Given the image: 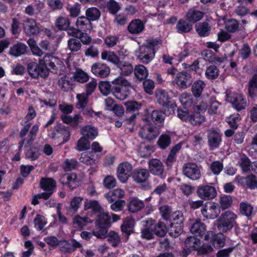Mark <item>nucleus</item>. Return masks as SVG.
I'll return each instance as SVG.
<instances>
[{
	"instance_id": "nucleus-26",
	"label": "nucleus",
	"mask_w": 257,
	"mask_h": 257,
	"mask_svg": "<svg viewBox=\"0 0 257 257\" xmlns=\"http://www.w3.org/2000/svg\"><path fill=\"white\" fill-rule=\"evenodd\" d=\"M201 244L200 240L196 236H190L186 238L184 242V249L188 254L191 251H196Z\"/></svg>"
},
{
	"instance_id": "nucleus-27",
	"label": "nucleus",
	"mask_w": 257,
	"mask_h": 257,
	"mask_svg": "<svg viewBox=\"0 0 257 257\" xmlns=\"http://www.w3.org/2000/svg\"><path fill=\"white\" fill-rule=\"evenodd\" d=\"M144 23L138 19L132 20L127 26L128 32L133 35L140 34L144 31Z\"/></svg>"
},
{
	"instance_id": "nucleus-44",
	"label": "nucleus",
	"mask_w": 257,
	"mask_h": 257,
	"mask_svg": "<svg viewBox=\"0 0 257 257\" xmlns=\"http://www.w3.org/2000/svg\"><path fill=\"white\" fill-rule=\"evenodd\" d=\"M134 74L140 81L146 79L148 76V70L144 65H136Z\"/></svg>"
},
{
	"instance_id": "nucleus-5",
	"label": "nucleus",
	"mask_w": 257,
	"mask_h": 257,
	"mask_svg": "<svg viewBox=\"0 0 257 257\" xmlns=\"http://www.w3.org/2000/svg\"><path fill=\"white\" fill-rule=\"evenodd\" d=\"M143 124L139 132V136L142 139L151 143L159 134V128L150 123L149 118L145 116L142 118Z\"/></svg>"
},
{
	"instance_id": "nucleus-64",
	"label": "nucleus",
	"mask_w": 257,
	"mask_h": 257,
	"mask_svg": "<svg viewBox=\"0 0 257 257\" xmlns=\"http://www.w3.org/2000/svg\"><path fill=\"white\" fill-rule=\"evenodd\" d=\"M34 223L35 228L39 231L43 229L46 223L44 217L40 214L36 215L34 218Z\"/></svg>"
},
{
	"instance_id": "nucleus-19",
	"label": "nucleus",
	"mask_w": 257,
	"mask_h": 257,
	"mask_svg": "<svg viewBox=\"0 0 257 257\" xmlns=\"http://www.w3.org/2000/svg\"><path fill=\"white\" fill-rule=\"evenodd\" d=\"M47 65H28V71L33 78H38L39 76L46 78L49 73Z\"/></svg>"
},
{
	"instance_id": "nucleus-33",
	"label": "nucleus",
	"mask_w": 257,
	"mask_h": 257,
	"mask_svg": "<svg viewBox=\"0 0 257 257\" xmlns=\"http://www.w3.org/2000/svg\"><path fill=\"white\" fill-rule=\"evenodd\" d=\"M144 207V202L138 198L135 197L130 201L128 204V210L131 212L135 213L140 211Z\"/></svg>"
},
{
	"instance_id": "nucleus-7",
	"label": "nucleus",
	"mask_w": 257,
	"mask_h": 257,
	"mask_svg": "<svg viewBox=\"0 0 257 257\" xmlns=\"http://www.w3.org/2000/svg\"><path fill=\"white\" fill-rule=\"evenodd\" d=\"M254 66L244 65L243 67V70L247 73L254 74L248 83V93L252 98L257 96V66Z\"/></svg>"
},
{
	"instance_id": "nucleus-61",
	"label": "nucleus",
	"mask_w": 257,
	"mask_h": 257,
	"mask_svg": "<svg viewBox=\"0 0 257 257\" xmlns=\"http://www.w3.org/2000/svg\"><path fill=\"white\" fill-rule=\"evenodd\" d=\"M107 237L108 242L113 247L117 246L120 242L119 236L114 231H110Z\"/></svg>"
},
{
	"instance_id": "nucleus-4",
	"label": "nucleus",
	"mask_w": 257,
	"mask_h": 257,
	"mask_svg": "<svg viewBox=\"0 0 257 257\" xmlns=\"http://www.w3.org/2000/svg\"><path fill=\"white\" fill-rule=\"evenodd\" d=\"M168 233L173 237L179 236L182 232L184 227V217L182 212L177 211L171 214L168 220Z\"/></svg>"
},
{
	"instance_id": "nucleus-43",
	"label": "nucleus",
	"mask_w": 257,
	"mask_h": 257,
	"mask_svg": "<svg viewBox=\"0 0 257 257\" xmlns=\"http://www.w3.org/2000/svg\"><path fill=\"white\" fill-rule=\"evenodd\" d=\"M71 78L64 75L61 77L58 81V85L64 91H69L72 89V85L73 84L71 82Z\"/></svg>"
},
{
	"instance_id": "nucleus-24",
	"label": "nucleus",
	"mask_w": 257,
	"mask_h": 257,
	"mask_svg": "<svg viewBox=\"0 0 257 257\" xmlns=\"http://www.w3.org/2000/svg\"><path fill=\"white\" fill-rule=\"evenodd\" d=\"M77 178L75 173L66 174L60 177L59 182L63 185H67L70 190H73L78 186Z\"/></svg>"
},
{
	"instance_id": "nucleus-36",
	"label": "nucleus",
	"mask_w": 257,
	"mask_h": 257,
	"mask_svg": "<svg viewBox=\"0 0 257 257\" xmlns=\"http://www.w3.org/2000/svg\"><path fill=\"white\" fill-rule=\"evenodd\" d=\"M152 229L154 234L158 237H164L168 232L166 224L162 221H159L154 225L152 224Z\"/></svg>"
},
{
	"instance_id": "nucleus-42",
	"label": "nucleus",
	"mask_w": 257,
	"mask_h": 257,
	"mask_svg": "<svg viewBox=\"0 0 257 257\" xmlns=\"http://www.w3.org/2000/svg\"><path fill=\"white\" fill-rule=\"evenodd\" d=\"M205 86L206 84L203 81L200 80L195 81L193 83L191 87V91L193 95L196 98L200 97Z\"/></svg>"
},
{
	"instance_id": "nucleus-50",
	"label": "nucleus",
	"mask_w": 257,
	"mask_h": 257,
	"mask_svg": "<svg viewBox=\"0 0 257 257\" xmlns=\"http://www.w3.org/2000/svg\"><path fill=\"white\" fill-rule=\"evenodd\" d=\"M171 143V137L169 135L166 134H162L157 141L158 146L163 150L167 148L170 145Z\"/></svg>"
},
{
	"instance_id": "nucleus-31",
	"label": "nucleus",
	"mask_w": 257,
	"mask_h": 257,
	"mask_svg": "<svg viewBox=\"0 0 257 257\" xmlns=\"http://www.w3.org/2000/svg\"><path fill=\"white\" fill-rule=\"evenodd\" d=\"M79 161L87 166H92L96 164L98 162L97 158L93 152H91L82 153Z\"/></svg>"
},
{
	"instance_id": "nucleus-45",
	"label": "nucleus",
	"mask_w": 257,
	"mask_h": 257,
	"mask_svg": "<svg viewBox=\"0 0 257 257\" xmlns=\"http://www.w3.org/2000/svg\"><path fill=\"white\" fill-rule=\"evenodd\" d=\"M113 84H110L109 81H101L98 84V88L100 92L105 96H107L110 93H113Z\"/></svg>"
},
{
	"instance_id": "nucleus-47",
	"label": "nucleus",
	"mask_w": 257,
	"mask_h": 257,
	"mask_svg": "<svg viewBox=\"0 0 257 257\" xmlns=\"http://www.w3.org/2000/svg\"><path fill=\"white\" fill-rule=\"evenodd\" d=\"M240 179L241 181H245L246 188L251 190L257 188V178L254 175L251 174L246 177H240Z\"/></svg>"
},
{
	"instance_id": "nucleus-41",
	"label": "nucleus",
	"mask_w": 257,
	"mask_h": 257,
	"mask_svg": "<svg viewBox=\"0 0 257 257\" xmlns=\"http://www.w3.org/2000/svg\"><path fill=\"white\" fill-rule=\"evenodd\" d=\"M195 28L197 32L201 37L207 36L209 35L211 27L206 22H203L196 25Z\"/></svg>"
},
{
	"instance_id": "nucleus-17",
	"label": "nucleus",
	"mask_w": 257,
	"mask_h": 257,
	"mask_svg": "<svg viewBox=\"0 0 257 257\" xmlns=\"http://www.w3.org/2000/svg\"><path fill=\"white\" fill-rule=\"evenodd\" d=\"M222 135L215 130H211L207 133V144L210 151L218 148L222 142Z\"/></svg>"
},
{
	"instance_id": "nucleus-30",
	"label": "nucleus",
	"mask_w": 257,
	"mask_h": 257,
	"mask_svg": "<svg viewBox=\"0 0 257 257\" xmlns=\"http://www.w3.org/2000/svg\"><path fill=\"white\" fill-rule=\"evenodd\" d=\"M82 137L87 140H94L98 135L97 128L91 125L84 126L81 130Z\"/></svg>"
},
{
	"instance_id": "nucleus-58",
	"label": "nucleus",
	"mask_w": 257,
	"mask_h": 257,
	"mask_svg": "<svg viewBox=\"0 0 257 257\" xmlns=\"http://www.w3.org/2000/svg\"><path fill=\"white\" fill-rule=\"evenodd\" d=\"M90 147V143L88 140L82 137L77 142L76 149L79 151L88 150Z\"/></svg>"
},
{
	"instance_id": "nucleus-25",
	"label": "nucleus",
	"mask_w": 257,
	"mask_h": 257,
	"mask_svg": "<svg viewBox=\"0 0 257 257\" xmlns=\"http://www.w3.org/2000/svg\"><path fill=\"white\" fill-rule=\"evenodd\" d=\"M195 111L190 113L188 122H189L193 125H200L205 120V116L200 111L201 106L196 105L194 107Z\"/></svg>"
},
{
	"instance_id": "nucleus-35",
	"label": "nucleus",
	"mask_w": 257,
	"mask_h": 257,
	"mask_svg": "<svg viewBox=\"0 0 257 257\" xmlns=\"http://www.w3.org/2000/svg\"><path fill=\"white\" fill-rule=\"evenodd\" d=\"M204 16V13L200 11L195 10V9H191L189 10L186 14L187 20L192 23H196L202 19Z\"/></svg>"
},
{
	"instance_id": "nucleus-59",
	"label": "nucleus",
	"mask_w": 257,
	"mask_h": 257,
	"mask_svg": "<svg viewBox=\"0 0 257 257\" xmlns=\"http://www.w3.org/2000/svg\"><path fill=\"white\" fill-rule=\"evenodd\" d=\"M86 16L90 21H95L99 18L100 12L97 8L92 7L86 11Z\"/></svg>"
},
{
	"instance_id": "nucleus-8",
	"label": "nucleus",
	"mask_w": 257,
	"mask_h": 257,
	"mask_svg": "<svg viewBox=\"0 0 257 257\" xmlns=\"http://www.w3.org/2000/svg\"><path fill=\"white\" fill-rule=\"evenodd\" d=\"M190 231L195 236H199L206 241H209L212 236V231H206V226L200 219L195 221L190 227Z\"/></svg>"
},
{
	"instance_id": "nucleus-51",
	"label": "nucleus",
	"mask_w": 257,
	"mask_h": 257,
	"mask_svg": "<svg viewBox=\"0 0 257 257\" xmlns=\"http://www.w3.org/2000/svg\"><path fill=\"white\" fill-rule=\"evenodd\" d=\"M73 77L75 81L81 83H85L89 80L88 75L79 68L76 69Z\"/></svg>"
},
{
	"instance_id": "nucleus-49",
	"label": "nucleus",
	"mask_w": 257,
	"mask_h": 257,
	"mask_svg": "<svg viewBox=\"0 0 257 257\" xmlns=\"http://www.w3.org/2000/svg\"><path fill=\"white\" fill-rule=\"evenodd\" d=\"M209 241L212 242V245L215 248L222 247L225 243V238L222 232L214 235L212 234V236L209 239Z\"/></svg>"
},
{
	"instance_id": "nucleus-12",
	"label": "nucleus",
	"mask_w": 257,
	"mask_h": 257,
	"mask_svg": "<svg viewBox=\"0 0 257 257\" xmlns=\"http://www.w3.org/2000/svg\"><path fill=\"white\" fill-rule=\"evenodd\" d=\"M40 187L45 191L42 193L49 199L56 189V182L53 178L43 177L40 180Z\"/></svg>"
},
{
	"instance_id": "nucleus-20",
	"label": "nucleus",
	"mask_w": 257,
	"mask_h": 257,
	"mask_svg": "<svg viewBox=\"0 0 257 257\" xmlns=\"http://www.w3.org/2000/svg\"><path fill=\"white\" fill-rule=\"evenodd\" d=\"M175 81L180 88L186 89L192 84L193 79L190 72L183 71L178 74Z\"/></svg>"
},
{
	"instance_id": "nucleus-55",
	"label": "nucleus",
	"mask_w": 257,
	"mask_h": 257,
	"mask_svg": "<svg viewBox=\"0 0 257 257\" xmlns=\"http://www.w3.org/2000/svg\"><path fill=\"white\" fill-rule=\"evenodd\" d=\"M219 72L216 65H210L206 70L205 76L209 79H215L219 76Z\"/></svg>"
},
{
	"instance_id": "nucleus-57",
	"label": "nucleus",
	"mask_w": 257,
	"mask_h": 257,
	"mask_svg": "<svg viewBox=\"0 0 257 257\" xmlns=\"http://www.w3.org/2000/svg\"><path fill=\"white\" fill-rule=\"evenodd\" d=\"M78 161L74 159H67L62 165V168L65 172L71 171L77 168Z\"/></svg>"
},
{
	"instance_id": "nucleus-32",
	"label": "nucleus",
	"mask_w": 257,
	"mask_h": 257,
	"mask_svg": "<svg viewBox=\"0 0 257 257\" xmlns=\"http://www.w3.org/2000/svg\"><path fill=\"white\" fill-rule=\"evenodd\" d=\"M91 71L97 77L105 78L110 74V69L107 65H92Z\"/></svg>"
},
{
	"instance_id": "nucleus-23",
	"label": "nucleus",
	"mask_w": 257,
	"mask_h": 257,
	"mask_svg": "<svg viewBox=\"0 0 257 257\" xmlns=\"http://www.w3.org/2000/svg\"><path fill=\"white\" fill-rule=\"evenodd\" d=\"M131 177L134 182L142 184L147 182L150 177L148 170L139 168L134 170L131 173Z\"/></svg>"
},
{
	"instance_id": "nucleus-56",
	"label": "nucleus",
	"mask_w": 257,
	"mask_h": 257,
	"mask_svg": "<svg viewBox=\"0 0 257 257\" xmlns=\"http://www.w3.org/2000/svg\"><path fill=\"white\" fill-rule=\"evenodd\" d=\"M26 158L34 161L38 159L40 154V149L37 147H32L26 152Z\"/></svg>"
},
{
	"instance_id": "nucleus-16",
	"label": "nucleus",
	"mask_w": 257,
	"mask_h": 257,
	"mask_svg": "<svg viewBox=\"0 0 257 257\" xmlns=\"http://www.w3.org/2000/svg\"><path fill=\"white\" fill-rule=\"evenodd\" d=\"M228 101L232 104L233 108L237 111L245 109L246 105L245 98L242 94L232 93L227 95Z\"/></svg>"
},
{
	"instance_id": "nucleus-2",
	"label": "nucleus",
	"mask_w": 257,
	"mask_h": 257,
	"mask_svg": "<svg viewBox=\"0 0 257 257\" xmlns=\"http://www.w3.org/2000/svg\"><path fill=\"white\" fill-rule=\"evenodd\" d=\"M112 223L111 217L107 213L99 212L95 222L96 228L93 230L94 236L98 238H105L107 236V230Z\"/></svg>"
},
{
	"instance_id": "nucleus-1",
	"label": "nucleus",
	"mask_w": 257,
	"mask_h": 257,
	"mask_svg": "<svg viewBox=\"0 0 257 257\" xmlns=\"http://www.w3.org/2000/svg\"><path fill=\"white\" fill-rule=\"evenodd\" d=\"M113 95L115 98L120 100L126 99L130 95L131 90L134 89V86L126 79L122 77H118L113 81Z\"/></svg>"
},
{
	"instance_id": "nucleus-37",
	"label": "nucleus",
	"mask_w": 257,
	"mask_h": 257,
	"mask_svg": "<svg viewBox=\"0 0 257 257\" xmlns=\"http://www.w3.org/2000/svg\"><path fill=\"white\" fill-rule=\"evenodd\" d=\"M84 208L85 210L91 209L94 213H99L103 209L98 201L88 199L84 202Z\"/></svg>"
},
{
	"instance_id": "nucleus-34",
	"label": "nucleus",
	"mask_w": 257,
	"mask_h": 257,
	"mask_svg": "<svg viewBox=\"0 0 257 257\" xmlns=\"http://www.w3.org/2000/svg\"><path fill=\"white\" fill-rule=\"evenodd\" d=\"M27 46L24 43H18L12 47L9 50L10 55L18 57L26 53Z\"/></svg>"
},
{
	"instance_id": "nucleus-39",
	"label": "nucleus",
	"mask_w": 257,
	"mask_h": 257,
	"mask_svg": "<svg viewBox=\"0 0 257 257\" xmlns=\"http://www.w3.org/2000/svg\"><path fill=\"white\" fill-rule=\"evenodd\" d=\"M83 198L81 197H74L70 201V204L66 207L68 213H75L81 205Z\"/></svg>"
},
{
	"instance_id": "nucleus-28",
	"label": "nucleus",
	"mask_w": 257,
	"mask_h": 257,
	"mask_svg": "<svg viewBox=\"0 0 257 257\" xmlns=\"http://www.w3.org/2000/svg\"><path fill=\"white\" fill-rule=\"evenodd\" d=\"M135 224L134 219L132 217H127L123 220L121 225V231L127 236V238L132 233H134Z\"/></svg>"
},
{
	"instance_id": "nucleus-62",
	"label": "nucleus",
	"mask_w": 257,
	"mask_h": 257,
	"mask_svg": "<svg viewBox=\"0 0 257 257\" xmlns=\"http://www.w3.org/2000/svg\"><path fill=\"white\" fill-rule=\"evenodd\" d=\"M209 168L214 175H218L222 171L223 164L219 161H214L211 163Z\"/></svg>"
},
{
	"instance_id": "nucleus-40",
	"label": "nucleus",
	"mask_w": 257,
	"mask_h": 257,
	"mask_svg": "<svg viewBox=\"0 0 257 257\" xmlns=\"http://www.w3.org/2000/svg\"><path fill=\"white\" fill-rule=\"evenodd\" d=\"M153 146L150 145H146L145 143H141L138 147V153L140 156L143 158H148L151 156L153 152Z\"/></svg>"
},
{
	"instance_id": "nucleus-3",
	"label": "nucleus",
	"mask_w": 257,
	"mask_h": 257,
	"mask_svg": "<svg viewBox=\"0 0 257 257\" xmlns=\"http://www.w3.org/2000/svg\"><path fill=\"white\" fill-rule=\"evenodd\" d=\"M237 215L233 212L226 211L217 219V228L220 232L225 233L236 227Z\"/></svg>"
},
{
	"instance_id": "nucleus-60",
	"label": "nucleus",
	"mask_w": 257,
	"mask_h": 257,
	"mask_svg": "<svg viewBox=\"0 0 257 257\" xmlns=\"http://www.w3.org/2000/svg\"><path fill=\"white\" fill-rule=\"evenodd\" d=\"M88 96L89 95L84 93L77 94L78 102L76 104V107L78 109L84 108L88 103Z\"/></svg>"
},
{
	"instance_id": "nucleus-6",
	"label": "nucleus",
	"mask_w": 257,
	"mask_h": 257,
	"mask_svg": "<svg viewBox=\"0 0 257 257\" xmlns=\"http://www.w3.org/2000/svg\"><path fill=\"white\" fill-rule=\"evenodd\" d=\"M159 41L153 39H149L146 43L140 47L138 58L142 63H148L155 55L154 47L158 45Z\"/></svg>"
},
{
	"instance_id": "nucleus-13",
	"label": "nucleus",
	"mask_w": 257,
	"mask_h": 257,
	"mask_svg": "<svg viewBox=\"0 0 257 257\" xmlns=\"http://www.w3.org/2000/svg\"><path fill=\"white\" fill-rule=\"evenodd\" d=\"M126 107V113H133L128 118H126L125 121L127 124H132L136 117L137 114H139V110L141 108L142 104L141 103L136 101H128L124 103Z\"/></svg>"
},
{
	"instance_id": "nucleus-22",
	"label": "nucleus",
	"mask_w": 257,
	"mask_h": 257,
	"mask_svg": "<svg viewBox=\"0 0 257 257\" xmlns=\"http://www.w3.org/2000/svg\"><path fill=\"white\" fill-rule=\"evenodd\" d=\"M24 31L27 35H36L40 32L39 27L35 20L28 18L23 21Z\"/></svg>"
},
{
	"instance_id": "nucleus-29",
	"label": "nucleus",
	"mask_w": 257,
	"mask_h": 257,
	"mask_svg": "<svg viewBox=\"0 0 257 257\" xmlns=\"http://www.w3.org/2000/svg\"><path fill=\"white\" fill-rule=\"evenodd\" d=\"M118 56L113 51H104L101 54V58L104 60L113 63L114 64H118L120 63L119 58H122V56L124 55L121 54V52L118 51Z\"/></svg>"
},
{
	"instance_id": "nucleus-63",
	"label": "nucleus",
	"mask_w": 257,
	"mask_h": 257,
	"mask_svg": "<svg viewBox=\"0 0 257 257\" xmlns=\"http://www.w3.org/2000/svg\"><path fill=\"white\" fill-rule=\"evenodd\" d=\"M238 164L243 172H247L251 168V162L249 159L244 155L239 160Z\"/></svg>"
},
{
	"instance_id": "nucleus-11",
	"label": "nucleus",
	"mask_w": 257,
	"mask_h": 257,
	"mask_svg": "<svg viewBox=\"0 0 257 257\" xmlns=\"http://www.w3.org/2000/svg\"><path fill=\"white\" fill-rule=\"evenodd\" d=\"M51 137L53 139H56L63 136L61 145L67 143L70 139V133L68 127L65 126L61 123L57 124L54 127L51 134Z\"/></svg>"
},
{
	"instance_id": "nucleus-21",
	"label": "nucleus",
	"mask_w": 257,
	"mask_h": 257,
	"mask_svg": "<svg viewBox=\"0 0 257 257\" xmlns=\"http://www.w3.org/2000/svg\"><path fill=\"white\" fill-rule=\"evenodd\" d=\"M149 173L164 178V167L160 160L157 159H153L149 162Z\"/></svg>"
},
{
	"instance_id": "nucleus-38",
	"label": "nucleus",
	"mask_w": 257,
	"mask_h": 257,
	"mask_svg": "<svg viewBox=\"0 0 257 257\" xmlns=\"http://www.w3.org/2000/svg\"><path fill=\"white\" fill-rule=\"evenodd\" d=\"M76 26L78 30L81 31H86L91 29L90 21L86 17L84 16L78 18Z\"/></svg>"
},
{
	"instance_id": "nucleus-48",
	"label": "nucleus",
	"mask_w": 257,
	"mask_h": 257,
	"mask_svg": "<svg viewBox=\"0 0 257 257\" xmlns=\"http://www.w3.org/2000/svg\"><path fill=\"white\" fill-rule=\"evenodd\" d=\"M239 211L242 215L248 218L253 214V207L247 202H241L239 204Z\"/></svg>"
},
{
	"instance_id": "nucleus-52",
	"label": "nucleus",
	"mask_w": 257,
	"mask_h": 257,
	"mask_svg": "<svg viewBox=\"0 0 257 257\" xmlns=\"http://www.w3.org/2000/svg\"><path fill=\"white\" fill-rule=\"evenodd\" d=\"M165 117V114L161 110H155L151 113L152 121L159 125L163 123Z\"/></svg>"
},
{
	"instance_id": "nucleus-54",
	"label": "nucleus",
	"mask_w": 257,
	"mask_h": 257,
	"mask_svg": "<svg viewBox=\"0 0 257 257\" xmlns=\"http://www.w3.org/2000/svg\"><path fill=\"white\" fill-rule=\"evenodd\" d=\"M192 28V25L184 20H179L176 25L178 32L181 33H188Z\"/></svg>"
},
{
	"instance_id": "nucleus-10",
	"label": "nucleus",
	"mask_w": 257,
	"mask_h": 257,
	"mask_svg": "<svg viewBox=\"0 0 257 257\" xmlns=\"http://www.w3.org/2000/svg\"><path fill=\"white\" fill-rule=\"evenodd\" d=\"M184 175L192 180H197L201 177V172L196 164L188 162L184 164L182 168Z\"/></svg>"
},
{
	"instance_id": "nucleus-14",
	"label": "nucleus",
	"mask_w": 257,
	"mask_h": 257,
	"mask_svg": "<svg viewBox=\"0 0 257 257\" xmlns=\"http://www.w3.org/2000/svg\"><path fill=\"white\" fill-rule=\"evenodd\" d=\"M197 194L203 200H207L214 198L217 195L215 187L209 185H201L197 188Z\"/></svg>"
},
{
	"instance_id": "nucleus-9",
	"label": "nucleus",
	"mask_w": 257,
	"mask_h": 257,
	"mask_svg": "<svg viewBox=\"0 0 257 257\" xmlns=\"http://www.w3.org/2000/svg\"><path fill=\"white\" fill-rule=\"evenodd\" d=\"M156 96L158 102L164 107L174 109L177 107L176 102L171 99V97L165 90L158 89L156 91Z\"/></svg>"
},
{
	"instance_id": "nucleus-53",
	"label": "nucleus",
	"mask_w": 257,
	"mask_h": 257,
	"mask_svg": "<svg viewBox=\"0 0 257 257\" xmlns=\"http://www.w3.org/2000/svg\"><path fill=\"white\" fill-rule=\"evenodd\" d=\"M55 25L60 30H66L70 25L69 19L66 17L60 16L56 19Z\"/></svg>"
},
{
	"instance_id": "nucleus-46",
	"label": "nucleus",
	"mask_w": 257,
	"mask_h": 257,
	"mask_svg": "<svg viewBox=\"0 0 257 257\" xmlns=\"http://www.w3.org/2000/svg\"><path fill=\"white\" fill-rule=\"evenodd\" d=\"M60 117L64 123L66 124L71 123V125L74 127H77L78 125V120L81 118V115L79 114L74 115L73 117L67 114H62Z\"/></svg>"
},
{
	"instance_id": "nucleus-15",
	"label": "nucleus",
	"mask_w": 257,
	"mask_h": 257,
	"mask_svg": "<svg viewBox=\"0 0 257 257\" xmlns=\"http://www.w3.org/2000/svg\"><path fill=\"white\" fill-rule=\"evenodd\" d=\"M133 169L132 165L127 162H123L119 164L117 168V177L121 183H126L129 177H131L130 172Z\"/></svg>"
},
{
	"instance_id": "nucleus-18",
	"label": "nucleus",
	"mask_w": 257,
	"mask_h": 257,
	"mask_svg": "<svg viewBox=\"0 0 257 257\" xmlns=\"http://www.w3.org/2000/svg\"><path fill=\"white\" fill-rule=\"evenodd\" d=\"M220 212V208L217 204L214 202L205 204L201 209L203 216L206 218L210 219L217 218Z\"/></svg>"
}]
</instances>
